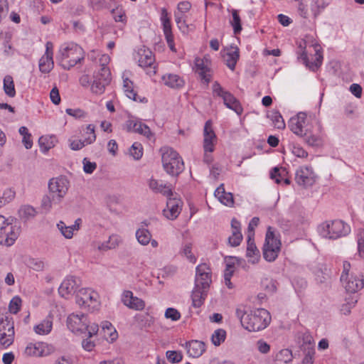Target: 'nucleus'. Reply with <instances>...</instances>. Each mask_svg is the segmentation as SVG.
Segmentation results:
<instances>
[{
    "label": "nucleus",
    "instance_id": "f257e3e1",
    "mask_svg": "<svg viewBox=\"0 0 364 364\" xmlns=\"http://www.w3.org/2000/svg\"><path fill=\"white\" fill-rule=\"evenodd\" d=\"M288 126L294 134L303 138L308 145H323L324 136L322 133V126L315 115L300 112L290 118Z\"/></svg>",
    "mask_w": 364,
    "mask_h": 364
},
{
    "label": "nucleus",
    "instance_id": "f03ea898",
    "mask_svg": "<svg viewBox=\"0 0 364 364\" xmlns=\"http://www.w3.org/2000/svg\"><path fill=\"white\" fill-rule=\"evenodd\" d=\"M109 55L103 54L98 60L99 68L93 75V80L91 82L88 75H83L80 78V83L82 87L90 86V90L95 95H102L105 87L112 81L111 70L107 65L110 63Z\"/></svg>",
    "mask_w": 364,
    "mask_h": 364
},
{
    "label": "nucleus",
    "instance_id": "7ed1b4c3",
    "mask_svg": "<svg viewBox=\"0 0 364 364\" xmlns=\"http://www.w3.org/2000/svg\"><path fill=\"white\" fill-rule=\"evenodd\" d=\"M235 313L242 326L249 331H262L271 321L270 314L264 309H256L246 314L243 307H238Z\"/></svg>",
    "mask_w": 364,
    "mask_h": 364
},
{
    "label": "nucleus",
    "instance_id": "20e7f679",
    "mask_svg": "<svg viewBox=\"0 0 364 364\" xmlns=\"http://www.w3.org/2000/svg\"><path fill=\"white\" fill-rule=\"evenodd\" d=\"M68 328L75 334H82L86 331L90 336H95L100 331L97 323H91L88 316L83 313H73L66 319Z\"/></svg>",
    "mask_w": 364,
    "mask_h": 364
},
{
    "label": "nucleus",
    "instance_id": "39448f33",
    "mask_svg": "<svg viewBox=\"0 0 364 364\" xmlns=\"http://www.w3.org/2000/svg\"><path fill=\"white\" fill-rule=\"evenodd\" d=\"M317 230L321 237L335 240L348 235L350 227L342 220H332L321 223Z\"/></svg>",
    "mask_w": 364,
    "mask_h": 364
},
{
    "label": "nucleus",
    "instance_id": "423d86ee",
    "mask_svg": "<svg viewBox=\"0 0 364 364\" xmlns=\"http://www.w3.org/2000/svg\"><path fill=\"white\" fill-rule=\"evenodd\" d=\"M84 58L82 48L73 42L63 44L58 50V59L64 69H70Z\"/></svg>",
    "mask_w": 364,
    "mask_h": 364
},
{
    "label": "nucleus",
    "instance_id": "0eeeda50",
    "mask_svg": "<svg viewBox=\"0 0 364 364\" xmlns=\"http://www.w3.org/2000/svg\"><path fill=\"white\" fill-rule=\"evenodd\" d=\"M161 161L164 169L171 176H178L184 169V164L178 153L172 148L161 149Z\"/></svg>",
    "mask_w": 364,
    "mask_h": 364
},
{
    "label": "nucleus",
    "instance_id": "6e6552de",
    "mask_svg": "<svg viewBox=\"0 0 364 364\" xmlns=\"http://www.w3.org/2000/svg\"><path fill=\"white\" fill-rule=\"evenodd\" d=\"M77 304L82 309L90 312L99 310L101 306L99 294L90 288H82L75 297Z\"/></svg>",
    "mask_w": 364,
    "mask_h": 364
},
{
    "label": "nucleus",
    "instance_id": "1a4fd4ad",
    "mask_svg": "<svg viewBox=\"0 0 364 364\" xmlns=\"http://www.w3.org/2000/svg\"><path fill=\"white\" fill-rule=\"evenodd\" d=\"M304 41L305 47L313 48L315 54L314 62H310L307 53L303 51L299 58L302 60L303 63L312 70H316L321 66L323 60L322 48L317 41L313 37L306 36Z\"/></svg>",
    "mask_w": 364,
    "mask_h": 364
},
{
    "label": "nucleus",
    "instance_id": "9d476101",
    "mask_svg": "<svg viewBox=\"0 0 364 364\" xmlns=\"http://www.w3.org/2000/svg\"><path fill=\"white\" fill-rule=\"evenodd\" d=\"M214 95L220 97L227 108L233 110L237 114L240 115L243 109L240 102L230 92L225 90L215 81L212 86Z\"/></svg>",
    "mask_w": 364,
    "mask_h": 364
},
{
    "label": "nucleus",
    "instance_id": "9b49d317",
    "mask_svg": "<svg viewBox=\"0 0 364 364\" xmlns=\"http://www.w3.org/2000/svg\"><path fill=\"white\" fill-rule=\"evenodd\" d=\"M55 348L50 343L43 341L29 343L26 345L23 351L25 357H47L54 353Z\"/></svg>",
    "mask_w": 364,
    "mask_h": 364
},
{
    "label": "nucleus",
    "instance_id": "f8f14e48",
    "mask_svg": "<svg viewBox=\"0 0 364 364\" xmlns=\"http://www.w3.org/2000/svg\"><path fill=\"white\" fill-rule=\"evenodd\" d=\"M70 182L65 176L53 178L49 181V193L53 196V200L61 202L67 194Z\"/></svg>",
    "mask_w": 364,
    "mask_h": 364
},
{
    "label": "nucleus",
    "instance_id": "ddd939ff",
    "mask_svg": "<svg viewBox=\"0 0 364 364\" xmlns=\"http://www.w3.org/2000/svg\"><path fill=\"white\" fill-rule=\"evenodd\" d=\"M281 242L274 235L272 228L269 227L266 237L265 243L263 247V257L268 262H273L278 257L280 251Z\"/></svg>",
    "mask_w": 364,
    "mask_h": 364
},
{
    "label": "nucleus",
    "instance_id": "4468645a",
    "mask_svg": "<svg viewBox=\"0 0 364 364\" xmlns=\"http://www.w3.org/2000/svg\"><path fill=\"white\" fill-rule=\"evenodd\" d=\"M18 236V229L0 215V245L11 246Z\"/></svg>",
    "mask_w": 364,
    "mask_h": 364
},
{
    "label": "nucleus",
    "instance_id": "2eb2a0df",
    "mask_svg": "<svg viewBox=\"0 0 364 364\" xmlns=\"http://www.w3.org/2000/svg\"><path fill=\"white\" fill-rule=\"evenodd\" d=\"M134 58L139 66L144 69H152L150 73L156 74L155 58L152 51L144 46L138 47L134 53Z\"/></svg>",
    "mask_w": 364,
    "mask_h": 364
},
{
    "label": "nucleus",
    "instance_id": "dca6fc26",
    "mask_svg": "<svg viewBox=\"0 0 364 364\" xmlns=\"http://www.w3.org/2000/svg\"><path fill=\"white\" fill-rule=\"evenodd\" d=\"M14 340V325L7 316L0 317V343L5 348L11 346Z\"/></svg>",
    "mask_w": 364,
    "mask_h": 364
},
{
    "label": "nucleus",
    "instance_id": "f3484780",
    "mask_svg": "<svg viewBox=\"0 0 364 364\" xmlns=\"http://www.w3.org/2000/svg\"><path fill=\"white\" fill-rule=\"evenodd\" d=\"M195 71L205 84L210 82L213 75V70L211 68L210 57L208 55H205L203 58H196L195 59Z\"/></svg>",
    "mask_w": 364,
    "mask_h": 364
},
{
    "label": "nucleus",
    "instance_id": "a211bd4d",
    "mask_svg": "<svg viewBox=\"0 0 364 364\" xmlns=\"http://www.w3.org/2000/svg\"><path fill=\"white\" fill-rule=\"evenodd\" d=\"M341 282L346 291L355 293L364 287L363 276L358 272H351L348 276H341Z\"/></svg>",
    "mask_w": 364,
    "mask_h": 364
},
{
    "label": "nucleus",
    "instance_id": "6ab92c4d",
    "mask_svg": "<svg viewBox=\"0 0 364 364\" xmlns=\"http://www.w3.org/2000/svg\"><path fill=\"white\" fill-rule=\"evenodd\" d=\"M212 282V272L207 263L198 264L196 269L195 285L202 289H209Z\"/></svg>",
    "mask_w": 364,
    "mask_h": 364
},
{
    "label": "nucleus",
    "instance_id": "aec40b11",
    "mask_svg": "<svg viewBox=\"0 0 364 364\" xmlns=\"http://www.w3.org/2000/svg\"><path fill=\"white\" fill-rule=\"evenodd\" d=\"M316 179V176L311 166H300L296 171L295 181L301 186H311L315 183Z\"/></svg>",
    "mask_w": 364,
    "mask_h": 364
},
{
    "label": "nucleus",
    "instance_id": "412c9836",
    "mask_svg": "<svg viewBox=\"0 0 364 364\" xmlns=\"http://www.w3.org/2000/svg\"><path fill=\"white\" fill-rule=\"evenodd\" d=\"M132 73L129 70H124L122 75V89L125 95L134 102H146L145 97H140L137 95L134 89V83L132 80Z\"/></svg>",
    "mask_w": 364,
    "mask_h": 364
},
{
    "label": "nucleus",
    "instance_id": "4be33fe9",
    "mask_svg": "<svg viewBox=\"0 0 364 364\" xmlns=\"http://www.w3.org/2000/svg\"><path fill=\"white\" fill-rule=\"evenodd\" d=\"M160 20L162 24L164 34L168 46L171 51L176 52L173 41V36L171 31V19L168 16V13L165 8H162L161 10Z\"/></svg>",
    "mask_w": 364,
    "mask_h": 364
},
{
    "label": "nucleus",
    "instance_id": "5701e85b",
    "mask_svg": "<svg viewBox=\"0 0 364 364\" xmlns=\"http://www.w3.org/2000/svg\"><path fill=\"white\" fill-rule=\"evenodd\" d=\"M166 207L163 215L168 220H173L178 218L182 210L183 202L176 197H167Z\"/></svg>",
    "mask_w": 364,
    "mask_h": 364
},
{
    "label": "nucleus",
    "instance_id": "b1692460",
    "mask_svg": "<svg viewBox=\"0 0 364 364\" xmlns=\"http://www.w3.org/2000/svg\"><path fill=\"white\" fill-rule=\"evenodd\" d=\"M124 129L127 132L139 133L148 139L153 136L149 127L141 121L129 119L124 125Z\"/></svg>",
    "mask_w": 364,
    "mask_h": 364
},
{
    "label": "nucleus",
    "instance_id": "393cba45",
    "mask_svg": "<svg viewBox=\"0 0 364 364\" xmlns=\"http://www.w3.org/2000/svg\"><path fill=\"white\" fill-rule=\"evenodd\" d=\"M216 135L212 127V122L208 120L205 122L203 130V149L204 151L212 153L215 149Z\"/></svg>",
    "mask_w": 364,
    "mask_h": 364
},
{
    "label": "nucleus",
    "instance_id": "a878e982",
    "mask_svg": "<svg viewBox=\"0 0 364 364\" xmlns=\"http://www.w3.org/2000/svg\"><path fill=\"white\" fill-rule=\"evenodd\" d=\"M53 46L51 42L46 43V52L39 60V69L42 73H48L53 68Z\"/></svg>",
    "mask_w": 364,
    "mask_h": 364
},
{
    "label": "nucleus",
    "instance_id": "bb28decb",
    "mask_svg": "<svg viewBox=\"0 0 364 364\" xmlns=\"http://www.w3.org/2000/svg\"><path fill=\"white\" fill-rule=\"evenodd\" d=\"M122 303L129 309L141 311L145 308V302L140 298L134 296L131 291H124L122 295Z\"/></svg>",
    "mask_w": 364,
    "mask_h": 364
},
{
    "label": "nucleus",
    "instance_id": "cd10ccee",
    "mask_svg": "<svg viewBox=\"0 0 364 364\" xmlns=\"http://www.w3.org/2000/svg\"><path fill=\"white\" fill-rule=\"evenodd\" d=\"M77 287L76 278L73 276H68L63 279L59 287V294L63 298L68 299L75 293Z\"/></svg>",
    "mask_w": 364,
    "mask_h": 364
},
{
    "label": "nucleus",
    "instance_id": "c85d7f7f",
    "mask_svg": "<svg viewBox=\"0 0 364 364\" xmlns=\"http://www.w3.org/2000/svg\"><path fill=\"white\" fill-rule=\"evenodd\" d=\"M161 79L165 86L171 89L179 90L185 85L183 77L176 73H165L161 76Z\"/></svg>",
    "mask_w": 364,
    "mask_h": 364
},
{
    "label": "nucleus",
    "instance_id": "c756f323",
    "mask_svg": "<svg viewBox=\"0 0 364 364\" xmlns=\"http://www.w3.org/2000/svg\"><path fill=\"white\" fill-rule=\"evenodd\" d=\"M82 225V219L77 218L72 225H66L63 221H60L57 224V228L61 235L66 239H72L75 232H78Z\"/></svg>",
    "mask_w": 364,
    "mask_h": 364
},
{
    "label": "nucleus",
    "instance_id": "7c9ffc66",
    "mask_svg": "<svg viewBox=\"0 0 364 364\" xmlns=\"http://www.w3.org/2000/svg\"><path fill=\"white\" fill-rule=\"evenodd\" d=\"M149 188L155 193H161L166 197L173 196L172 188L170 185L154 178L148 181Z\"/></svg>",
    "mask_w": 364,
    "mask_h": 364
},
{
    "label": "nucleus",
    "instance_id": "2f4dec72",
    "mask_svg": "<svg viewBox=\"0 0 364 364\" xmlns=\"http://www.w3.org/2000/svg\"><path fill=\"white\" fill-rule=\"evenodd\" d=\"M54 316V311L51 310L48 316L41 321L39 323L33 326V331L40 336L49 334L53 328V318Z\"/></svg>",
    "mask_w": 364,
    "mask_h": 364
},
{
    "label": "nucleus",
    "instance_id": "473e14b6",
    "mask_svg": "<svg viewBox=\"0 0 364 364\" xmlns=\"http://www.w3.org/2000/svg\"><path fill=\"white\" fill-rule=\"evenodd\" d=\"M185 348L188 355L192 358H199L205 350V343L197 340L186 343Z\"/></svg>",
    "mask_w": 364,
    "mask_h": 364
},
{
    "label": "nucleus",
    "instance_id": "72a5a7b5",
    "mask_svg": "<svg viewBox=\"0 0 364 364\" xmlns=\"http://www.w3.org/2000/svg\"><path fill=\"white\" fill-rule=\"evenodd\" d=\"M232 235L228 237L229 244L232 247L240 245L242 240V235L240 231V223L233 218L231 221Z\"/></svg>",
    "mask_w": 364,
    "mask_h": 364
},
{
    "label": "nucleus",
    "instance_id": "f704fd0d",
    "mask_svg": "<svg viewBox=\"0 0 364 364\" xmlns=\"http://www.w3.org/2000/svg\"><path fill=\"white\" fill-rule=\"evenodd\" d=\"M240 57L239 48L237 46H230L228 48L224 55V60L226 65L231 70H234L235 65Z\"/></svg>",
    "mask_w": 364,
    "mask_h": 364
},
{
    "label": "nucleus",
    "instance_id": "c9c22d12",
    "mask_svg": "<svg viewBox=\"0 0 364 364\" xmlns=\"http://www.w3.org/2000/svg\"><path fill=\"white\" fill-rule=\"evenodd\" d=\"M214 196L223 205L231 207L234 204L232 194L230 192H226L223 184L220 185L214 192Z\"/></svg>",
    "mask_w": 364,
    "mask_h": 364
},
{
    "label": "nucleus",
    "instance_id": "e433bc0d",
    "mask_svg": "<svg viewBox=\"0 0 364 364\" xmlns=\"http://www.w3.org/2000/svg\"><path fill=\"white\" fill-rule=\"evenodd\" d=\"M246 256L248 258V262L252 264L257 263L260 258L259 251L252 237H247Z\"/></svg>",
    "mask_w": 364,
    "mask_h": 364
},
{
    "label": "nucleus",
    "instance_id": "4c0bfd02",
    "mask_svg": "<svg viewBox=\"0 0 364 364\" xmlns=\"http://www.w3.org/2000/svg\"><path fill=\"white\" fill-rule=\"evenodd\" d=\"M100 333L108 343H112L114 342V338L112 337L114 328L112 322L109 321H102L100 323Z\"/></svg>",
    "mask_w": 364,
    "mask_h": 364
},
{
    "label": "nucleus",
    "instance_id": "58836bf2",
    "mask_svg": "<svg viewBox=\"0 0 364 364\" xmlns=\"http://www.w3.org/2000/svg\"><path fill=\"white\" fill-rule=\"evenodd\" d=\"M38 212L37 210L30 205H23L18 210V215L21 220L27 222L33 219Z\"/></svg>",
    "mask_w": 364,
    "mask_h": 364
},
{
    "label": "nucleus",
    "instance_id": "ea45409f",
    "mask_svg": "<svg viewBox=\"0 0 364 364\" xmlns=\"http://www.w3.org/2000/svg\"><path fill=\"white\" fill-rule=\"evenodd\" d=\"M208 289H202V287H198V286L194 287L192 291V301L193 306L196 307H199L203 304L208 292Z\"/></svg>",
    "mask_w": 364,
    "mask_h": 364
},
{
    "label": "nucleus",
    "instance_id": "a19ab883",
    "mask_svg": "<svg viewBox=\"0 0 364 364\" xmlns=\"http://www.w3.org/2000/svg\"><path fill=\"white\" fill-rule=\"evenodd\" d=\"M292 353L289 349H282L277 352L274 358L275 364H288L292 360Z\"/></svg>",
    "mask_w": 364,
    "mask_h": 364
},
{
    "label": "nucleus",
    "instance_id": "79ce46f5",
    "mask_svg": "<svg viewBox=\"0 0 364 364\" xmlns=\"http://www.w3.org/2000/svg\"><path fill=\"white\" fill-rule=\"evenodd\" d=\"M137 242L143 246H146L149 244L151 238L152 237L151 233L148 229L141 228L136 230L135 233Z\"/></svg>",
    "mask_w": 364,
    "mask_h": 364
},
{
    "label": "nucleus",
    "instance_id": "37998d69",
    "mask_svg": "<svg viewBox=\"0 0 364 364\" xmlns=\"http://www.w3.org/2000/svg\"><path fill=\"white\" fill-rule=\"evenodd\" d=\"M3 82V87L5 94L10 97H15L16 90L13 77L9 75H6L4 78Z\"/></svg>",
    "mask_w": 364,
    "mask_h": 364
},
{
    "label": "nucleus",
    "instance_id": "c03bdc74",
    "mask_svg": "<svg viewBox=\"0 0 364 364\" xmlns=\"http://www.w3.org/2000/svg\"><path fill=\"white\" fill-rule=\"evenodd\" d=\"M328 5L327 0H312L311 11L314 17L318 16Z\"/></svg>",
    "mask_w": 364,
    "mask_h": 364
},
{
    "label": "nucleus",
    "instance_id": "a18cd8bd",
    "mask_svg": "<svg viewBox=\"0 0 364 364\" xmlns=\"http://www.w3.org/2000/svg\"><path fill=\"white\" fill-rule=\"evenodd\" d=\"M268 117L272 121L274 126L277 129H284L285 123L281 114L276 110L269 112Z\"/></svg>",
    "mask_w": 364,
    "mask_h": 364
},
{
    "label": "nucleus",
    "instance_id": "49530a36",
    "mask_svg": "<svg viewBox=\"0 0 364 364\" xmlns=\"http://www.w3.org/2000/svg\"><path fill=\"white\" fill-rule=\"evenodd\" d=\"M316 350L314 346L310 345L304 349L301 364H314Z\"/></svg>",
    "mask_w": 364,
    "mask_h": 364
},
{
    "label": "nucleus",
    "instance_id": "de8ad7c7",
    "mask_svg": "<svg viewBox=\"0 0 364 364\" xmlns=\"http://www.w3.org/2000/svg\"><path fill=\"white\" fill-rule=\"evenodd\" d=\"M225 338L226 331L223 328H218L213 332L211 336V341L214 346H219L225 341Z\"/></svg>",
    "mask_w": 364,
    "mask_h": 364
},
{
    "label": "nucleus",
    "instance_id": "09e8293b",
    "mask_svg": "<svg viewBox=\"0 0 364 364\" xmlns=\"http://www.w3.org/2000/svg\"><path fill=\"white\" fill-rule=\"evenodd\" d=\"M26 265L36 272L43 271L46 267V263L44 261L36 258L28 259L26 262Z\"/></svg>",
    "mask_w": 364,
    "mask_h": 364
},
{
    "label": "nucleus",
    "instance_id": "8fccbe9b",
    "mask_svg": "<svg viewBox=\"0 0 364 364\" xmlns=\"http://www.w3.org/2000/svg\"><path fill=\"white\" fill-rule=\"evenodd\" d=\"M129 155L135 160H139L143 155V147L141 143L134 142L129 149Z\"/></svg>",
    "mask_w": 364,
    "mask_h": 364
},
{
    "label": "nucleus",
    "instance_id": "3c124183",
    "mask_svg": "<svg viewBox=\"0 0 364 364\" xmlns=\"http://www.w3.org/2000/svg\"><path fill=\"white\" fill-rule=\"evenodd\" d=\"M60 203V202L53 200V196L48 193V195L44 196L42 198L41 208L46 212H49L51 210L53 205H57Z\"/></svg>",
    "mask_w": 364,
    "mask_h": 364
},
{
    "label": "nucleus",
    "instance_id": "603ef678",
    "mask_svg": "<svg viewBox=\"0 0 364 364\" xmlns=\"http://www.w3.org/2000/svg\"><path fill=\"white\" fill-rule=\"evenodd\" d=\"M115 22L122 24L121 31L122 32L127 25V18L124 10L122 8L117 7L115 9Z\"/></svg>",
    "mask_w": 364,
    "mask_h": 364
},
{
    "label": "nucleus",
    "instance_id": "864d4df0",
    "mask_svg": "<svg viewBox=\"0 0 364 364\" xmlns=\"http://www.w3.org/2000/svg\"><path fill=\"white\" fill-rule=\"evenodd\" d=\"M41 150L43 152H47L51 148L54 146L52 137L41 136L38 140Z\"/></svg>",
    "mask_w": 364,
    "mask_h": 364
},
{
    "label": "nucleus",
    "instance_id": "5fc2aeb1",
    "mask_svg": "<svg viewBox=\"0 0 364 364\" xmlns=\"http://www.w3.org/2000/svg\"><path fill=\"white\" fill-rule=\"evenodd\" d=\"M232 19L230 21V23L233 27L234 33H238L241 31L242 26H241L240 17L238 14L237 11L235 9H232Z\"/></svg>",
    "mask_w": 364,
    "mask_h": 364
},
{
    "label": "nucleus",
    "instance_id": "6e6d98bb",
    "mask_svg": "<svg viewBox=\"0 0 364 364\" xmlns=\"http://www.w3.org/2000/svg\"><path fill=\"white\" fill-rule=\"evenodd\" d=\"M85 141L87 144H90L94 142L96 139V135L95 134V127L92 124H88L85 128Z\"/></svg>",
    "mask_w": 364,
    "mask_h": 364
},
{
    "label": "nucleus",
    "instance_id": "4d7b16f0",
    "mask_svg": "<svg viewBox=\"0 0 364 364\" xmlns=\"http://www.w3.org/2000/svg\"><path fill=\"white\" fill-rule=\"evenodd\" d=\"M181 253L188 259L190 262H196V257L192 253V245L191 243H187L184 245L181 250Z\"/></svg>",
    "mask_w": 364,
    "mask_h": 364
},
{
    "label": "nucleus",
    "instance_id": "13d9d810",
    "mask_svg": "<svg viewBox=\"0 0 364 364\" xmlns=\"http://www.w3.org/2000/svg\"><path fill=\"white\" fill-rule=\"evenodd\" d=\"M174 17L179 30L183 33L186 32L188 30V24L186 21V16H183L181 14H174Z\"/></svg>",
    "mask_w": 364,
    "mask_h": 364
},
{
    "label": "nucleus",
    "instance_id": "bf43d9fd",
    "mask_svg": "<svg viewBox=\"0 0 364 364\" xmlns=\"http://www.w3.org/2000/svg\"><path fill=\"white\" fill-rule=\"evenodd\" d=\"M92 336L87 333V337L82 341V347L87 352L92 351L96 346L95 341L92 340Z\"/></svg>",
    "mask_w": 364,
    "mask_h": 364
},
{
    "label": "nucleus",
    "instance_id": "052dcab7",
    "mask_svg": "<svg viewBox=\"0 0 364 364\" xmlns=\"http://www.w3.org/2000/svg\"><path fill=\"white\" fill-rule=\"evenodd\" d=\"M167 359L172 363H178L182 360V354L176 350H168L166 353Z\"/></svg>",
    "mask_w": 364,
    "mask_h": 364
},
{
    "label": "nucleus",
    "instance_id": "680f3d73",
    "mask_svg": "<svg viewBox=\"0 0 364 364\" xmlns=\"http://www.w3.org/2000/svg\"><path fill=\"white\" fill-rule=\"evenodd\" d=\"M357 242L358 254L360 257L364 258V228L359 230Z\"/></svg>",
    "mask_w": 364,
    "mask_h": 364
},
{
    "label": "nucleus",
    "instance_id": "e2e57ef3",
    "mask_svg": "<svg viewBox=\"0 0 364 364\" xmlns=\"http://www.w3.org/2000/svg\"><path fill=\"white\" fill-rule=\"evenodd\" d=\"M165 317L173 321H178L181 318L180 312L174 308H168L164 314Z\"/></svg>",
    "mask_w": 364,
    "mask_h": 364
},
{
    "label": "nucleus",
    "instance_id": "0e129e2a",
    "mask_svg": "<svg viewBox=\"0 0 364 364\" xmlns=\"http://www.w3.org/2000/svg\"><path fill=\"white\" fill-rule=\"evenodd\" d=\"M191 8V4L189 1H181L178 4L177 11L174 14H181L186 16V14L189 11Z\"/></svg>",
    "mask_w": 364,
    "mask_h": 364
},
{
    "label": "nucleus",
    "instance_id": "69168bd1",
    "mask_svg": "<svg viewBox=\"0 0 364 364\" xmlns=\"http://www.w3.org/2000/svg\"><path fill=\"white\" fill-rule=\"evenodd\" d=\"M21 304V299L18 296L14 297L9 306V311L12 314H16L20 309Z\"/></svg>",
    "mask_w": 364,
    "mask_h": 364
},
{
    "label": "nucleus",
    "instance_id": "338daca9",
    "mask_svg": "<svg viewBox=\"0 0 364 364\" xmlns=\"http://www.w3.org/2000/svg\"><path fill=\"white\" fill-rule=\"evenodd\" d=\"M83 171L86 173H92L97 168V164L95 162L90 161L87 158H85L82 160Z\"/></svg>",
    "mask_w": 364,
    "mask_h": 364
},
{
    "label": "nucleus",
    "instance_id": "774afa93",
    "mask_svg": "<svg viewBox=\"0 0 364 364\" xmlns=\"http://www.w3.org/2000/svg\"><path fill=\"white\" fill-rule=\"evenodd\" d=\"M87 145L84 140L80 139H69V146L72 150L77 151Z\"/></svg>",
    "mask_w": 364,
    "mask_h": 364
}]
</instances>
